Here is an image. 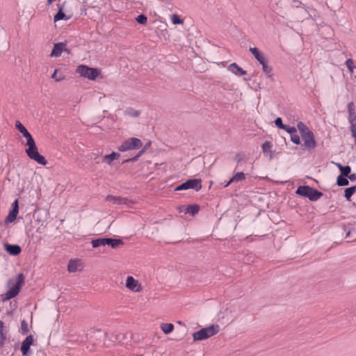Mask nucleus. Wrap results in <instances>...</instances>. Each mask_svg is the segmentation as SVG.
<instances>
[{
  "mask_svg": "<svg viewBox=\"0 0 356 356\" xmlns=\"http://www.w3.org/2000/svg\"><path fill=\"white\" fill-rule=\"evenodd\" d=\"M15 129L26 138V145L28 147L25 149V152L27 156L38 164L45 165L47 163V161L44 156L39 153L33 136L19 120L15 122Z\"/></svg>",
  "mask_w": 356,
  "mask_h": 356,
  "instance_id": "1",
  "label": "nucleus"
},
{
  "mask_svg": "<svg viewBox=\"0 0 356 356\" xmlns=\"http://www.w3.org/2000/svg\"><path fill=\"white\" fill-rule=\"evenodd\" d=\"M24 275L19 273L15 278L8 280L7 282L8 291L2 296L1 300L6 302L17 296L24 284Z\"/></svg>",
  "mask_w": 356,
  "mask_h": 356,
  "instance_id": "2",
  "label": "nucleus"
},
{
  "mask_svg": "<svg viewBox=\"0 0 356 356\" xmlns=\"http://www.w3.org/2000/svg\"><path fill=\"white\" fill-rule=\"evenodd\" d=\"M250 51L254 56L255 59L262 65V70L268 77L271 78L273 76V68L268 65L267 58L257 47H250Z\"/></svg>",
  "mask_w": 356,
  "mask_h": 356,
  "instance_id": "3",
  "label": "nucleus"
},
{
  "mask_svg": "<svg viewBox=\"0 0 356 356\" xmlns=\"http://www.w3.org/2000/svg\"><path fill=\"white\" fill-rule=\"evenodd\" d=\"M220 330V327L218 325H211L209 327L202 328L201 330L193 333V340L194 341H201L207 339L211 337L216 334Z\"/></svg>",
  "mask_w": 356,
  "mask_h": 356,
  "instance_id": "4",
  "label": "nucleus"
},
{
  "mask_svg": "<svg viewBox=\"0 0 356 356\" xmlns=\"http://www.w3.org/2000/svg\"><path fill=\"white\" fill-rule=\"evenodd\" d=\"M296 194L307 197L310 201H316L323 195V193L309 186H300L298 187Z\"/></svg>",
  "mask_w": 356,
  "mask_h": 356,
  "instance_id": "5",
  "label": "nucleus"
},
{
  "mask_svg": "<svg viewBox=\"0 0 356 356\" xmlns=\"http://www.w3.org/2000/svg\"><path fill=\"white\" fill-rule=\"evenodd\" d=\"M76 72L79 74L81 76L87 78L89 80H95L100 74L99 69L90 67L84 65H79L76 70Z\"/></svg>",
  "mask_w": 356,
  "mask_h": 356,
  "instance_id": "6",
  "label": "nucleus"
},
{
  "mask_svg": "<svg viewBox=\"0 0 356 356\" xmlns=\"http://www.w3.org/2000/svg\"><path fill=\"white\" fill-rule=\"evenodd\" d=\"M347 108L348 112V120L350 124V131L356 144V112L354 103L353 102H349L348 104Z\"/></svg>",
  "mask_w": 356,
  "mask_h": 356,
  "instance_id": "7",
  "label": "nucleus"
},
{
  "mask_svg": "<svg viewBox=\"0 0 356 356\" xmlns=\"http://www.w3.org/2000/svg\"><path fill=\"white\" fill-rule=\"evenodd\" d=\"M143 146L142 141L135 137H131L124 140L120 146L118 147V149L120 152H126L133 149H138Z\"/></svg>",
  "mask_w": 356,
  "mask_h": 356,
  "instance_id": "8",
  "label": "nucleus"
},
{
  "mask_svg": "<svg viewBox=\"0 0 356 356\" xmlns=\"http://www.w3.org/2000/svg\"><path fill=\"white\" fill-rule=\"evenodd\" d=\"M202 188L201 179H189L185 182L177 186L175 191H183L188 189H194L196 191H200Z\"/></svg>",
  "mask_w": 356,
  "mask_h": 356,
  "instance_id": "9",
  "label": "nucleus"
},
{
  "mask_svg": "<svg viewBox=\"0 0 356 356\" xmlns=\"http://www.w3.org/2000/svg\"><path fill=\"white\" fill-rule=\"evenodd\" d=\"M302 138L304 141L303 146L306 149H312L316 147V143L312 131L307 132V134L302 136Z\"/></svg>",
  "mask_w": 356,
  "mask_h": 356,
  "instance_id": "10",
  "label": "nucleus"
},
{
  "mask_svg": "<svg viewBox=\"0 0 356 356\" xmlns=\"http://www.w3.org/2000/svg\"><path fill=\"white\" fill-rule=\"evenodd\" d=\"M33 343V337L30 334L27 336L25 339L22 341L21 345V352L23 356L30 355V347Z\"/></svg>",
  "mask_w": 356,
  "mask_h": 356,
  "instance_id": "11",
  "label": "nucleus"
},
{
  "mask_svg": "<svg viewBox=\"0 0 356 356\" xmlns=\"http://www.w3.org/2000/svg\"><path fill=\"white\" fill-rule=\"evenodd\" d=\"M19 213V202L18 200H15L12 204V209L9 211L8 215L7 216L5 222H12L16 218L17 216Z\"/></svg>",
  "mask_w": 356,
  "mask_h": 356,
  "instance_id": "12",
  "label": "nucleus"
},
{
  "mask_svg": "<svg viewBox=\"0 0 356 356\" xmlns=\"http://www.w3.org/2000/svg\"><path fill=\"white\" fill-rule=\"evenodd\" d=\"M125 286L132 291L140 292L142 290L138 281L135 280L132 276H128L127 277Z\"/></svg>",
  "mask_w": 356,
  "mask_h": 356,
  "instance_id": "13",
  "label": "nucleus"
},
{
  "mask_svg": "<svg viewBox=\"0 0 356 356\" xmlns=\"http://www.w3.org/2000/svg\"><path fill=\"white\" fill-rule=\"evenodd\" d=\"M65 46V43L63 42H58L54 44L51 53V56L58 57L61 55L63 51L70 53V50L66 49Z\"/></svg>",
  "mask_w": 356,
  "mask_h": 356,
  "instance_id": "14",
  "label": "nucleus"
},
{
  "mask_svg": "<svg viewBox=\"0 0 356 356\" xmlns=\"http://www.w3.org/2000/svg\"><path fill=\"white\" fill-rule=\"evenodd\" d=\"M4 248L6 251L12 256H17L22 252V248L17 244L4 243Z\"/></svg>",
  "mask_w": 356,
  "mask_h": 356,
  "instance_id": "15",
  "label": "nucleus"
},
{
  "mask_svg": "<svg viewBox=\"0 0 356 356\" xmlns=\"http://www.w3.org/2000/svg\"><path fill=\"white\" fill-rule=\"evenodd\" d=\"M106 200L112 202L113 204H127L129 202V200L127 197H122L120 196H113V195H107Z\"/></svg>",
  "mask_w": 356,
  "mask_h": 356,
  "instance_id": "16",
  "label": "nucleus"
},
{
  "mask_svg": "<svg viewBox=\"0 0 356 356\" xmlns=\"http://www.w3.org/2000/svg\"><path fill=\"white\" fill-rule=\"evenodd\" d=\"M228 70L237 76L245 75L247 74V71L243 70L236 63L230 64Z\"/></svg>",
  "mask_w": 356,
  "mask_h": 356,
  "instance_id": "17",
  "label": "nucleus"
},
{
  "mask_svg": "<svg viewBox=\"0 0 356 356\" xmlns=\"http://www.w3.org/2000/svg\"><path fill=\"white\" fill-rule=\"evenodd\" d=\"M245 179V175L243 172H236L234 176H232L227 183L225 185V187H227L230 184L233 182H238L243 181Z\"/></svg>",
  "mask_w": 356,
  "mask_h": 356,
  "instance_id": "18",
  "label": "nucleus"
},
{
  "mask_svg": "<svg viewBox=\"0 0 356 356\" xmlns=\"http://www.w3.org/2000/svg\"><path fill=\"white\" fill-rule=\"evenodd\" d=\"M120 156V154L118 152H113L110 154L105 155L102 159V162L106 163L108 165L112 164V161L115 159H118Z\"/></svg>",
  "mask_w": 356,
  "mask_h": 356,
  "instance_id": "19",
  "label": "nucleus"
},
{
  "mask_svg": "<svg viewBox=\"0 0 356 356\" xmlns=\"http://www.w3.org/2000/svg\"><path fill=\"white\" fill-rule=\"evenodd\" d=\"M150 145V143H147L145 147L143 148H142L138 152V154L134 156V157L132 158H129V159H125L122 163H130V162H135L136 161H138V159L145 153L146 149L147 148V147H149V145Z\"/></svg>",
  "mask_w": 356,
  "mask_h": 356,
  "instance_id": "20",
  "label": "nucleus"
},
{
  "mask_svg": "<svg viewBox=\"0 0 356 356\" xmlns=\"http://www.w3.org/2000/svg\"><path fill=\"white\" fill-rule=\"evenodd\" d=\"M8 331L4 329V323L0 320V348H2L6 340Z\"/></svg>",
  "mask_w": 356,
  "mask_h": 356,
  "instance_id": "21",
  "label": "nucleus"
},
{
  "mask_svg": "<svg viewBox=\"0 0 356 356\" xmlns=\"http://www.w3.org/2000/svg\"><path fill=\"white\" fill-rule=\"evenodd\" d=\"M124 244L122 240L119 238H107L106 245L111 246L112 248L115 249L119 245Z\"/></svg>",
  "mask_w": 356,
  "mask_h": 356,
  "instance_id": "22",
  "label": "nucleus"
},
{
  "mask_svg": "<svg viewBox=\"0 0 356 356\" xmlns=\"http://www.w3.org/2000/svg\"><path fill=\"white\" fill-rule=\"evenodd\" d=\"M200 211V206L194 204L188 205L185 209V213H190L193 216L197 214Z\"/></svg>",
  "mask_w": 356,
  "mask_h": 356,
  "instance_id": "23",
  "label": "nucleus"
},
{
  "mask_svg": "<svg viewBox=\"0 0 356 356\" xmlns=\"http://www.w3.org/2000/svg\"><path fill=\"white\" fill-rule=\"evenodd\" d=\"M107 243V238H99L92 239L91 241L93 248H98L102 245H106Z\"/></svg>",
  "mask_w": 356,
  "mask_h": 356,
  "instance_id": "24",
  "label": "nucleus"
},
{
  "mask_svg": "<svg viewBox=\"0 0 356 356\" xmlns=\"http://www.w3.org/2000/svg\"><path fill=\"white\" fill-rule=\"evenodd\" d=\"M272 144L269 141H266L262 145V151L264 154L270 153V159H272L273 158V154H272Z\"/></svg>",
  "mask_w": 356,
  "mask_h": 356,
  "instance_id": "25",
  "label": "nucleus"
},
{
  "mask_svg": "<svg viewBox=\"0 0 356 356\" xmlns=\"http://www.w3.org/2000/svg\"><path fill=\"white\" fill-rule=\"evenodd\" d=\"M297 128L300 131V134L301 135V137L307 132H311L312 131L308 128L307 125H305L302 122H299L297 124Z\"/></svg>",
  "mask_w": 356,
  "mask_h": 356,
  "instance_id": "26",
  "label": "nucleus"
},
{
  "mask_svg": "<svg viewBox=\"0 0 356 356\" xmlns=\"http://www.w3.org/2000/svg\"><path fill=\"white\" fill-rule=\"evenodd\" d=\"M70 17H67L63 12V10H62V8L60 7L59 8V10L58 11V13L54 15V22H57V21H59V20H61V19H65V20H67L69 19Z\"/></svg>",
  "mask_w": 356,
  "mask_h": 356,
  "instance_id": "27",
  "label": "nucleus"
},
{
  "mask_svg": "<svg viewBox=\"0 0 356 356\" xmlns=\"http://www.w3.org/2000/svg\"><path fill=\"white\" fill-rule=\"evenodd\" d=\"M161 329L165 334H170L174 330V325L172 323H162Z\"/></svg>",
  "mask_w": 356,
  "mask_h": 356,
  "instance_id": "28",
  "label": "nucleus"
},
{
  "mask_svg": "<svg viewBox=\"0 0 356 356\" xmlns=\"http://www.w3.org/2000/svg\"><path fill=\"white\" fill-rule=\"evenodd\" d=\"M78 261L71 259L67 265V270L70 273L76 272L78 269Z\"/></svg>",
  "mask_w": 356,
  "mask_h": 356,
  "instance_id": "29",
  "label": "nucleus"
},
{
  "mask_svg": "<svg viewBox=\"0 0 356 356\" xmlns=\"http://www.w3.org/2000/svg\"><path fill=\"white\" fill-rule=\"evenodd\" d=\"M349 184L348 180L347 179L346 177H343L342 175H339L337 179V184L339 186H348Z\"/></svg>",
  "mask_w": 356,
  "mask_h": 356,
  "instance_id": "30",
  "label": "nucleus"
},
{
  "mask_svg": "<svg viewBox=\"0 0 356 356\" xmlns=\"http://www.w3.org/2000/svg\"><path fill=\"white\" fill-rule=\"evenodd\" d=\"M125 114L131 117L137 118L140 115V111L129 107L126 109Z\"/></svg>",
  "mask_w": 356,
  "mask_h": 356,
  "instance_id": "31",
  "label": "nucleus"
},
{
  "mask_svg": "<svg viewBox=\"0 0 356 356\" xmlns=\"http://www.w3.org/2000/svg\"><path fill=\"white\" fill-rule=\"evenodd\" d=\"M136 20L138 24L145 25L147 22V17L145 15L140 14L136 17Z\"/></svg>",
  "mask_w": 356,
  "mask_h": 356,
  "instance_id": "32",
  "label": "nucleus"
},
{
  "mask_svg": "<svg viewBox=\"0 0 356 356\" xmlns=\"http://www.w3.org/2000/svg\"><path fill=\"white\" fill-rule=\"evenodd\" d=\"M21 332L23 335L29 332L28 323L24 319L21 321Z\"/></svg>",
  "mask_w": 356,
  "mask_h": 356,
  "instance_id": "33",
  "label": "nucleus"
},
{
  "mask_svg": "<svg viewBox=\"0 0 356 356\" xmlns=\"http://www.w3.org/2000/svg\"><path fill=\"white\" fill-rule=\"evenodd\" d=\"M345 65L348 67L350 73H352L353 72V70L355 68L353 60L352 58L347 59L345 63Z\"/></svg>",
  "mask_w": 356,
  "mask_h": 356,
  "instance_id": "34",
  "label": "nucleus"
},
{
  "mask_svg": "<svg viewBox=\"0 0 356 356\" xmlns=\"http://www.w3.org/2000/svg\"><path fill=\"white\" fill-rule=\"evenodd\" d=\"M171 20L173 24H183V20L180 18L178 15L173 14L171 17Z\"/></svg>",
  "mask_w": 356,
  "mask_h": 356,
  "instance_id": "35",
  "label": "nucleus"
},
{
  "mask_svg": "<svg viewBox=\"0 0 356 356\" xmlns=\"http://www.w3.org/2000/svg\"><path fill=\"white\" fill-rule=\"evenodd\" d=\"M341 175L343 177H348L351 172V168L349 165H346L342 168L340 170Z\"/></svg>",
  "mask_w": 356,
  "mask_h": 356,
  "instance_id": "36",
  "label": "nucleus"
},
{
  "mask_svg": "<svg viewBox=\"0 0 356 356\" xmlns=\"http://www.w3.org/2000/svg\"><path fill=\"white\" fill-rule=\"evenodd\" d=\"M58 70H55L54 74L51 76V78L54 79L56 81H60L65 79L63 75H58Z\"/></svg>",
  "mask_w": 356,
  "mask_h": 356,
  "instance_id": "37",
  "label": "nucleus"
},
{
  "mask_svg": "<svg viewBox=\"0 0 356 356\" xmlns=\"http://www.w3.org/2000/svg\"><path fill=\"white\" fill-rule=\"evenodd\" d=\"M353 194H354V192L352 191V190L350 189V187L346 188L344 191V197H346V199L348 201L350 200V198Z\"/></svg>",
  "mask_w": 356,
  "mask_h": 356,
  "instance_id": "38",
  "label": "nucleus"
},
{
  "mask_svg": "<svg viewBox=\"0 0 356 356\" xmlns=\"http://www.w3.org/2000/svg\"><path fill=\"white\" fill-rule=\"evenodd\" d=\"M291 140L296 145L300 144V136L296 133H294L292 135H291Z\"/></svg>",
  "mask_w": 356,
  "mask_h": 356,
  "instance_id": "39",
  "label": "nucleus"
},
{
  "mask_svg": "<svg viewBox=\"0 0 356 356\" xmlns=\"http://www.w3.org/2000/svg\"><path fill=\"white\" fill-rule=\"evenodd\" d=\"M275 124L276 127L279 129H285V124H283L282 120L281 118H277L275 120Z\"/></svg>",
  "mask_w": 356,
  "mask_h": 356,
  "instance_id": "40",
  "label": "nucleus"
},
{
  "mask_svg": "<svg viewBox=\"0 0 356 356\" xmlns=\"http://www.w3.org/2000/svg\"><path fill=\"white\" fill-rule=\"evenodd\" d=\"M245 154L243 153H238L234 157V160L239 164L241 161L245 160Z\"/></svg>",
  "mask_w": 356,
  "mask_h": 356,
  "instance_id": "41",
  "label": "nucleus"
},
{
  "mask_svg": "<svg viewBox=\"0 0 356 356\" xmlns=\"http://www.w3.org/2000/svg\"><path fill=\"white\" fill-rule=\"evenodd\" d=\"M283 129L285 130L289 134H290V135H292L293 134L297 132V129L295 127H290L289 125L286 124H285V129Z\"/></svg>",
  "mask_w": 356,
  "mask_h": 356,
  "instance_id": "42",
  "label": "nucleus"
},
{
  "mask_svg": "<svg viewBox=\"0 0 356 356\" xmlns=\"http://www.w3.org/2000/svg\"><path fill=\"white\" fill-rule=\"evenodd\" d=\"M302 4V3L298 0H293V6H295V7H299L300 5Z\"/></svg>",
  "mask_w": 356,
  "mask_h": 356,
  "instance_id": "43",
  "label": "nucleus"
},
{
  "mask_svg": "<svg viewBox=\"0 0 356 356\" xmlns=\"http://www.w3.org/2000/svg\"><path fill=\"white\" fill-rule=\"evenodd\" d=\"M348 177L350 181H355L356 179V175L352 174L350 175H348Z\"/></svg>",
  "mask_w": 356,
  "mask_h": 356,
  "instance_id": "44",
  "label": "nucleus"
},
{
  "mask_svg": "<svg viewBox=\"0 0 356 356\" xmlns=\"http://www.w3.org/2000/svg\"><path fill=\"white\" fill-rule=\"evenodd\" d=\"M98 157V155L95 154H92V156H91V159H94V160H96Z\"/></svg>",
  "mask_w": 356,
  "mask_h": 356,
  "instance_id": "45",
  "label": "nucleus"
},
{
  "mask_svg": "<svg viewBox=\"0 0 356 356\" xmlns=\"http://www.w3.org/2000/svg\"><path fill=\"white\" fill-rule=\"evenodd\" d=\"M336 165L338 167V168L339 169V170H341V169H342V168L343 167L341 163H336Z\"/></svg>",
  "mask_w": 356,
  "mask_h": 356,
  "instance_id": "46",
  "label": "nucleus"
},
{
  "mask_svg": "<svg viewBox=\"0 0 356 356\" xmlns=\"http://www.w3.org/2000/svg\"><path fill=\"white\" fill-rule=\"evenodd\" d=\"M353 192L356 193V186L350 187Z\"/></svg>",
  "mask_w": 356,
  "mask_h": 356,
  "instance_id": "47",
  "label": "nucleus"
},
{
  "mask_svg": "<svg viewBox=\"0 0 356 356\" xmlns=\"http://www.w3.org/2000/svg\"><path fill=\"white\" fill-rule=\"evenodd\" d=\"M54 0H47V4L51 5Z\"/></svg>",
  "mask_w": 356,
  "mask_h": 356,
  "instance_id": "48",
  "label": "nucleus"
},
{
  "mask_svg": "<svg viewBox=\"0 0 356 356\" xmlns=\"http://www.w3.org/2000/svg\"><path fill=\"white\" fill-rule=\"evenodd\" d=\"M350 236V232H348L346 234V237H348Z\"/></svg>",
  "mask_w": 356,
  "mask_h": 356,
  "instance_id": "49",
  "label": "nucleus"
}]
</instances>
